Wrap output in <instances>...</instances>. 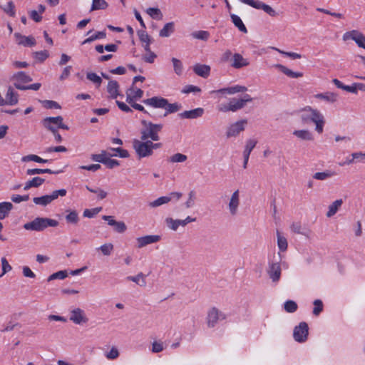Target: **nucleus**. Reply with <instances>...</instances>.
I'll return each mask as SVG.
<instances>
[{
	"mask_svg": "<svg viewBox=\"0 0 365 365\" xmlns=\"http://www.w3.org/2000/svg\"><path fill=\"white\" fill-rule=\"evenodd\" d=\"M301 119L304 123L312 122L315 124V130L322 133L324 130L325 119L322 113L317 109L307 106L302 110Z\"/></svg>",
	"mask_w": 365,
	"mask_h": 365,
	"instance_id": "f257e3e1",
	"label": "nucleus"
},
{
	"mask_svg": "<svg viewBox=\"0 0 365 365\" xmlns=\"http://www.w3.org/2000/svg\"><path fill=\"white\" fill-rule=\"evenodd\" d=\"M58 225V222L43 217H37L30 222L24 224V227L27 230L41 231L48 227H56Z\"/></svg>",
	"mask_w": 365,
	"mask_h": 365,
	"instance_id": "f03ea898",
	"label": "nucleus"
},
{
	"mask_svg": "<svg viewBox=\"0 0 365 365\" xmlns=\"http://www.w3.org/2000/svg\"><path fill=\"white\" fill-rule=\"evenodd\" d=\"M142 123L144 125L145 128L141 130V140H147L148 138H150L154 141L158 140V133L162 129V125L147 123L145 120H143Z\"/></svg>",
	"mask_w": 365,
	"mask_h": 365,
	"instance_id": "7ed1b4c3",
	"label": "nucleus"
},
{
	"mask_svg": "<svg viewBox=\"0 0 365 365\" xmlns=\"http://www.w3.org/2000/svg\"><path fill=\"white\" fill-rule=\"evenodd\" d=\"M226 319L227 314L225 313L216 307H212L207 312L205 322L208 328H214L220 321L225 320Z\"/></svg>",
	"mask_w": 365,
	"mask_h": 365,
	"instance_id": "20e7f679",
	"label": "nucleus"
},
{
	"mask_svg": "<svg viewBox=\"0 0 365 365\" xmlns=\"http://www.w3.org/2000/svg\"><path fill=\"white\" fill-rule=\"evenodd\" d=\"M196 221L195 217L187 216L183 220L173 219L172 217H166L165 223L167 227L172 231H177L180 227H185L187 224L195 222Z\"/></svg>",
	"mask_w": 365,
	"mask_h": 365,
	"instance_id": "39448f33",
	"label": "nucleus"
},
{
	"mask_svg": "<svg viewBox=\"0 0 365 365\" xmlns=\"http://www.w3.org/2000/svg\"><path fill=\"white\" fill-rule=\"evenodd\" d=\"M67 193L66 189H61L54 190L51 195H46L41 197H36L33 199L34 202L36 205H41L46 206L50 204L53 200L57 199L58 196L64 197Z\"/></svg>",
	"mask_w": 365,
	"mask_h": 365,
	"instance_id": "423d86ee",
	"label": "nucleus"
},
{
	"mask_svg": "<svg viewBox=\"0 0 365 365\" xmlns=\"http://www.w3.org/2000/svg\"><path fill=\"white\" fill-rule=\"evenodd\" d=\"M247 124V119H242L230 124L226 130V137L227 138L237 137L240 133L245 130Z\"/></svg>",
	"mask_w": 365,
	"mask_h": 365,
	"instance_id": "0eeeda50",
	"label": "nucleus"
},
{
	"mask_svg": "<svg viewBox=\"0 0 365 365\" xmlns=\"http://www.w3.org/2000/svg\"><path fill=\"white\" fill-rule=\"evenodd\" d=\"M133 148L140 158L148 157L153 154L150 146V140H135L133 141Z\"/></svg>",
	"mask_w": 365,
	"mask_h": 365,
	"instance_id": "6e6552de",
	"label": "nucleus"
},
{
	"mask_svg": "<svg viewBox=\"0 0 365 365\" xmlns=\"http://www.w3.org/2000/svg\"><path fill=\"white\" fill-rule=\"evenodd\" d=\"M241 2L246 4L255 9H262L265 13L269 14L272 17H275L278 16V13L270 6L264 4L260 1H254V0H240Z\"/></svg>",
	"mask_w": 365,
	"mask_h": 365,
	"instance_id": "1a4fd4ad",
	"label": "nucleus"
},
{
	"mask_svg": "<svg viewBox=\"0 0 365 365\" xmlns=\"http://www.w3.org/2000/svg\"><path fill=\"white\" fill-rule=\"evenodd\" d=\"M63 120L61 116L47 117L43 120L42 123L43 126L50 131L57 130L56 128H52V124L56 125L58 128L68 130V125L63 123Z\"/></svg>",
	"mask_w": 365,
	"mask_h": 365,
	"instance_id": "9d476101",
	"label": "nucleus"
},
{
	"mask_svg": "<svg viewBox=\"0 0 365 365\" xmlns=\"http://www.w3.org/2000/svg\"><path fill=\"white\" fill-rule=\"evenodd\" d=\"M240 205V190H235L228 200L227 210L231 216H235L238 213Z\"/></svg>",
	"mask_w": 365,
	"mask_h": 365,
	"instance_id": "9b49d317",
	"label": "nucleus"
},
{
	"mask_svg": "<svg viewBox=\"0 0 365 365\" xmlns=\"http://www.w3.org/2000/svg\"><path fill=\"white\" fill-rule=\"evenodd\" d=\"M11 79L14 81V86L17 89L22 91L27 90V86H25L24 84L32 81V78L23 71L14 74Z\"/></svg>",
	"mask_w": 365,
	"mask_h": 365,
	"instance_id": "f8f14e48",
	"label": "nucleus"
},
{
	"mask_svg": "<svg viewBox=\"0 0 365 365\" xmlns=\"http://www.w3.org/2000/svg\"><path fill=\"white\" fill-rule=\"evenodd\" d=\"M351 39L356 42L359 47L365 48V36L357 30H352L346 32L343 35V40L348 41Z\"/></svg>",
	"mask_w": 365,
	"mask_h": 365,
	"instance_id": "ddd939ff",
	"label": "nucleus"
},
{
	"mask_svg": "<svg viewBox=\"0 0 365 365\" xmlns=\"http://www.w3.org/2000/svg\"><path fill=\"white\" fill-rule=\"evenodd\" d=\"M69 319L78 325L85 324L88 321L85 312L80 308H75L70 312Z\"/></svg>",
	"mask_w": 365,
	"mask_h": 365,
	"instance_id": "4468645a",
	"label": "nucleus"
},
{
	"mask_svg": "<svg viewBox=\"0 0 365 365\" xmlns=\"http://www.w3.org/2000/svg\"><path fill=\"white\" fill-rule=\"evenodd\" d=\"M309 328L306 322H301L294 329L293 336L298 342L304 341L307 339Z\"/></svg>",
	"mask_w": 365,
	"mask_h": 365,
	"instance_id": "2eb2a0df",
	"label": "nucleus"
},
{
	"mask_svg": "<svg viewBox=\"0 0 365 365\" xmlns=\"http://www.w3.org/2000/svg\"><path fill=\"white\" fill-rule=\"evenodd\" d=\"M267 272L272 282H278L281 277L282 269L279 262H270Z\"/></svg>",
	"mask_w": 365,
	"mask_h": 365,
	"instance_id": "dca6fc26",
	"label": "nucleus"
},
{
	"mask_svg": "<svg viewBox=\"0 0 365 365\" xmlns=\"http://www.w3.org/2000/svg\"><path fill=\"white\" fill-rule=\"evenodd\" d=\"M112 155L106 151H102L100 154H93L91 155V159L93 161L102 163L108 168L114 167V160L112 159Z\"/></svg>",
	"mask_w": 365,
	"mask_h": 365,
	"instance_id": "f3484780",
	"label": "nucleus"
},
{
	"mask_svg": "<svg viewBox=\"0 0 365 365\" xmlns=\"http://www.w3.org/2000/svg\"><path fill=\"white\" fill-rule=\"evenodd\" d=\"M19 95L12 87H9L5 96V99L0 100V106H14L18 103Z\"/></svg>",
	"mask_w": 365,
	"mask_h": 365,
	"instance_id": "a211bd4d",
	"label": "nucleus"
},
{
	"mask_svg": "<svg viewBox=\"0 0 365 365\" xmlns=\"http://www.w3.org/2000/svg\"><path fill=\"white\" fill-rule=\"evenodd\" d=\"M160 237L156 235H145L136 239L137 247L143 248L148 245L154 244L159 242Z\"/></svg>",
	"mask_w": 365,
	"mask_h": 365,
	"instance_id": "6ab92c4d",
	"label": "nucleus"
},
{
	"mask_svg": "<svg viewBox=\"0 0 365 365\" xmlns=\"http://www.w3.org/2000/svg\"><path fill=\"white\" fill-rule=\"evenodd\" d=\"M145 105L151 106L155 108H163L167 105V99L160 97L154 96L143 101Z\"/></svg>",
	"mask_w": 365,
	"mask_h": 365,
	"instance_id": "aec40b11",
	"label": "nucleus"
},
{
	"mask_svg": "<svg viewBox=\"0 0 365 365\" xmlns=\"http://www.w3.org/2000/svg\"><path fill=\"white\" fill-rule=\"evenodd\" d=\"M250 64L249 61L245 58L240 53H235L232 55L231 66L239 69L247 66Z\"/></svg>",
	"mask_w": 365,
	"mask_h": 365,
	"instance_id": "412c9836",
	"label": "nucleus"
},
{
	"mask_svg": "<svg viewBox=\"0 0 365 365\" xmlns=\"http://www.w3.org/2000/svg\"><path fill=\"white\" fill-rule=\"evenodd\" d=\"M210 66L206 64L196 63L193 66L194 73L202 78H207L210 73Z\"/></svg>",
	"mask_w": 365,
	"mask_h": 365,
	"instance_id": "4be33fe9",
	"label": "nucleus"
},
{
	"mask_svg": "<svg viewBox=\"0 0 365 365\" xmlns=\"http://www.w3.org/2000/svg\"><path fill=\"white\" fill-rule=\"evenodd\" d=\"M143 95V91L140 88L132 86L127 91V102L132 103L135 100L141 98Z\"/></svg>",
	"mask_w": 365,
	"mask_h": 365,
	"instance_id": "5701e85b",
	"label": "nucleus"
},
{
	"mask_svg": "<svg viewBox=\"0 0 365 365\" xmlns=\"http://www.w3.org/2000/svg\"><path fill=\"white\" fill-rule=\"evenodd\" d=\"M17 43L24 46H33L36 44V40L33 36H24L19 33L14 34Z\"/></svg>",
	"mask_w": 365,
	"mask_h": 365,
	"instance_id": "b1692460",
	"label": "nucleus"
},
{
	"mask_svg": "<svg viewBox=\"0 0 365 365\" xmlns=\"http://www.w3.org/2000/svg\"><path fill=\"white\" fill-rule=\"evenodd\" d=\"M247 88L245 86H242L240 85H236L235 86L224 88L217 91H213L212 93H227L229 95H232L237 93L245 92Z\"/></svg>",
	"mask_w": 365,
	"mask_h": 365,
	"instance_id": "393cba45",
	"label": "nucleus"
},
{
	"mask_svg": "<svg viewBox=\"0 0 365 365\" xmlns=\"http://www.w3.org/2000/svg\"><path fill=\"white\" fill-rule=\"evenodd\" d=\"M204 113V110L202 108H197L190 110H186L180 113V116L182 118L194 119L201 117Z\"/></svg>",
	"mask_w": 365,
	"mask_h": 365,
	"instance_id": "a878e982",
	"label": "nucleus"
},
{
	"mask_svg": "<svg viewBox=\"0 0 365 365\" xmlns=\"http://www.w3.org/2000/svg\"><path fill=\"white\" fill-rule=\"evenodd\" d=\"M314 98L323 100L330 103H334L338 100V95L333 92H325L323 93H317L314 95Z\"/></svg>",
	"mask_w": 365,
	"mask_h": 365,
	"instance_id": "bb28decb",
	"label": "nucleus"
},
{
	"mask_svg": "<svg viewBox=\"0 0 365 365\" xmlns=\"http://www.w3.org/2000/svg\"><path fill=\"white\" fill-rule=\"evenodd\" d=\"M293 135L302 140L312 141L314 140V135L309 130H295Z\"/></svg>",
	"mask_w": 365,
	"mask_h": 365,
	"instance_id": "cd10ccee",
	"label": "nucleus"
},
{
	"mask_svg": "<svg viewBox=\"0 0 365 365\" xmlns=\"http://www.w3.org/2000/svg\"><path fill=\"white\" fill-rule=\"evenodd\" d=\"M275 68H278L281 72L284 73L286 76L292 78H297L303 76V73L301 72H294L292 71L291 69L287 68L286 66H283L282 64H275L274 66Z\"/></svg>",
	"mask_w": 365,
	"mask_h": 365,
	"instance_id": "c85d7f7f",
	"label": "nucleus"
},
{
	"mask_svg": "<svg viewBox=\"0 0 365 365\" xmlns=\"http://www.w3.org/2000/svg\"><path fill=\"white\" fill-rule=\"evenodd\" d=\"M343 200L341 199L336 200L331 203L328 207V211L326 213L327 217L334 216L342 205Z\"/></svg>",
	"mask_w": 365,
	"mask_h": 365,
	"instance_id": "c756f323",
	"label": "nucleus"
},
{
	"mask_svg": "<svg viewBox=\"0 0 365 365\" xmlns=\"http://www.w3.org/2000/svg\"><path fill=\"white\" fill-rule=\"evenodd\" d=\"M175 31L174 22L166 23L163 28L159 31V36L163 38L169 37Z\"/></svg>",
	"mask_w": 365,
	"mask_h": 365,
	"instance_id": "7c9ffc66",
	"label": "nucleus"
},
{
	"mask_svg": "<svg viewBox=\"0 0 365 365\" xmlns=\"http://www.w3.org/2000/svg\"><path fill=\"white\" fill-rule=\"evenodd\" d=\"M13 205L9 202L0 203V220L4 219L8 216L9 212L13 209Z\"/></svg>",
	"mask_w": 365,
	"mask_h": 365,
	"instance_id": "2f4dec72",
	"label": "nucleus"
},
{
	"mask_svg": "<svg viewBox=\"0 0 365 365\" xmlns=\"http://www.w3.org/2000/svg\"><path fill=\"white\" fill-rule=\"evenodd\" d=\"M334 175H336V173L334 171L327 170L323 172L315 173L313 175V178L318 180L323 181V180L330 178Z\"/></svg>",
	"mask_w": 365,
	"mask_h": 365,
	"instance_id": "473e14b6",
	"label": "nucleus"
},
{
	"mask_svg": "<svg viewBox=\"0 0 365 365\" xmlns=\"http://www.w3.org/2000/svg\"><path fill=\"white\" fill-rule=\"evenodd\" d=\"M146 275L143 274L142 272L138 273L135 276H130L128 277V279L135 282L140 287H145L146 286Z\"/></svg>",
	"mask_w": 365,
	"mask_h": 365,
	"instance_id": "72a5a7b5",
	"label": "nucleus"
},
{
	"mask_svg": "<svg viewBox=\"0 0 365 365\" xmlns=\"http://www.w3.org/2000/svg\"><path fill=\"white\" fill-rule=\"evenodd\" d=\"M146 14L149 15L152 19L155 20H162L163 15L161 10L158 8L149 7L145 11Z\"/></svg>",
	"mask_w": 365,
	"mask_h": 365,
	"instance_id": "f704fd0d",
	"label": "nucleus"
},
{
	"mask_svg": "<svg viewBox=\"0 0 365 365\" xmlns=\"http://www.w3.org/2000/svg\"><path fill=\"white\" fill-rule=\"evenodd\" d=\"M230 17L234 25L242 32L247 33V30L242 19L236 14H231Z\"/></svg>",
	"mask_w": 365,
	"mask_h": 365,
	"instance_id": "c9c22d12",
	"label": "nucleus"
},
{
	"mask_svg": "<svg viewBox=\"0 0 365 365\" xmlns=\"http://www.w3.org/2000/svg\"><path fill=\"white\" fill-rule=\"evenodd\" d=\"M44 182V179L39 178V177H35L32 180L26 182L25 184V186L24 189L25 190H27L30 189L31 187H38L40 185H41Z\"/></svg>",
	"mask_w": 365,
	"mask_h": 365,
	"instance_id": "e433bc0d",
	"label": "nucleus"
},
{
	"mask_svg": "<svg viewBox=\"0 0 365 365\" xmlns=\"http://www.w3.org/2000/svg\"><path fill=\"white\" fill-rule=\"evenodd\" d=\"M277 246L280 251L284 252L287 249V239L281 235V233L277 230Z\"/></svg>",
	"mask_w": 365,
	"mask_h": 365,
	"instance_id": "4c0bfd02",
	"label": "nucleus"
},
{
	"mask_svg": "<svg viewBox=\"0 0 365 365\" xmlns=\"http://www.w3.org/2000/svg\"><path fill=\"white\" fill-rule=\"evenodd\" d=\"M68 214L66 216V220L69 224L77 225L79 221L78 212L76 210H67Z\"/></svg>",
	"mask_w": 365,
	"mask_h": 365,
	"instance_id": "58836bf2",
	"label": "nucleus"
},
{
	"mask_svg": "<svg viewBox=\"0 0 365 365\" xmlns=\"http://www.w3.org/2000/svg\"><path fill=\"white\" fill-rule=\"evenodd\" d=\"M170 201H171V197L163 196V197H158V199H156L155 200H154L153 202H150L149 203V206L151 207H156L163 205L164 204H167Z\"/></svg>",
	"mask_w": 365,
	"mask_h": 365,
	"instance_id": "ea45409f",
	"label": "nucleus"
},
{
	"mask_svg": "<svg viewBox=\"0 0 365 365\" xmlns=\"http://www.w3.org/2000/svg\"><path fill=\"white\" fill-rule=\"evenodd\" d=\"M358 90L365 91V84L363 83H354L352 86H346L344 88V91L350 92L352 93H357Z\"/></svg>",
	"mask_w": 365,
	"mask_h": 365,
	"instance_id": "a19ab883",
	"label": "nucleus"
},
{
	"mask_svg": "<svg viewBox=\"0 0 365 365\" xmlns=\"http://www.w3.org/2000/svg\"><path fill=\"white\" fill-rule=\"evenodd\" d=\"M22 162H29V161H34L39 163H46L48 162V160L43 159L40 158L39 156L34 155V154H29L28 155H25L21 158Z\"/></svg>",
	"mask_w": 365,
	"mask_h": 365,
	"instance_id": "79ce46f5",
	"label": "nucleus"
},
{
	"mask_svg": "<svg viewBox=\"0 0 365 365\" xmlns=\"http://www.w3.org/2000/svg\"><path fill=\"white\" fill-rule=\"evenodd\" d=\"M229 104L230 106L231 112H235L238 110L242 109L244 108L242 105V101H240V99L237 98H231L229 101Z\"/></svg>",
	"mask_w": 365,
	"mask_h": 365,
	"instance_id": "37998d69",
	"label": "nucleus"
},
{
	"mask_svg": "<svg viewBox=\"0 0 365 365\" xmlns=\"http://www.w3.org/2000/svg\"><path fill=\"white\" fill-rule=\"evenodd\" d=\"M181 106L180 104L175 103H169L168 101L167 100V105L165 106L164 109L166 110V113H165V116L167 115L168 113H173L175 112L178 111L180 109Z\"/></svg>",
	"mask_w": 365,
	"mask_h": 365,
	"instance_id": "c03bdc74",
	"label": "nucleus"
},
{
	"mask_svg": "<svg viewBox=\"0 0 365 365\" xmlns=\"http://www.w3.org/2000/svg\"><path fill=\"white\" fill-rule=\"evenodd\" d=\"M257 143V141L255 139H249L246 142V145L245 147V150L243 151V154L246 155H250L252 150L254 149V148L256 146Z\"/></svg>",
	"mask_w": 365,
	"mask_h": 365,
	"instance_id": "a18cd8bd",
	"label": "nucleus"
},
{
	"mask_svg": "<svg viewBox=\"0 0 365 365\" xmlns=\"http://www.w3.org/2000/svg\"><path fill=\"white\" fill-rule=\"evenodd\" d=\"M98 250H100L104 256H108L113 250V245L112 243H106L101 245Z\"/></svg>",
	"mask_w": 365,
	"mask_h": 365,
	"instance_id": "49530a36",
	"label": "nucleus"
},
{
	"mask_svg": "<svg viewBox=\"0 0 365 365\" xmlns=\"http://www.w3.org/2000/svg\"><path fill=\"white\" fill-rule=\"evenodd\" d=\"M171 61L173 64V68H174L175 73L178 76H180L182 73V68H183L182 62L176 58H173Z\"/></svg>",
	"mask_w": 365,
	"mask_h": 365,
	"instance_id": "de8ad7c7",
	"label": "nucleus"
},
{
	"mask_svg": "<svg viewBox=\"0 0 365 365\" xmlns=\"http://www.w3.org/2000/svg\"><path fill=\"white\" fill-rule=\"evenodd\" d=\"M43 173H49L53 174L54 172L51 170V169H38V168H34V169H29L26 171V174L28 175H34L36 174H43Z\"/></svg>",
	"mask_w": 365,
	"mask_h": 365,
	"instance_id": "09e8293b",
	"label": "nucleus"
},
{
	"mask_svg": "<svg viewBox=\"0 0 365 365\" xmlns=\"http://www.w3.org/2000/svg\"><path fill=\"white\" fill-rule=\"evenodd\" d=\"M137 34L142 45L147 43H151L150 36L144 30H139Z\"/></svg>",
	"mask_w": 365,
	"mask_h": 365,
	"instance_id": "8fccbe9b",
	"label": "nucleus"
},
{
	"mask_svg": "<svg viewBox=\"0 0 365 365\" xmlns=\"http://www.w3.org/2000/svg\"><path fill=\"white\" fill-rule=\"evenodd\" d=\"M297 304L294 301L288 300L284 303V309L287 312L293 313L297 309Z\"/></svg>",
	"mask_w": 365,
	"mask_h": 365,
	"instance_id": "3c124183",
	"label": "nucleus"
},
{
	"mask_svg": "<svg viewBox=\"0 0 365 365\" xmlns=\"http://www.w3.org/2000/svg\"><path fill=\"white\" fill-rule=\"evenodd\" d=\"M187 155L182 153H175L170 156L169 161L171 163H183L187 160Z\"/></svg>",
	"mask_w": 365,
	"mask_h": 365,
	"instance_id": "603ef678",
	"label": "nucleus"
},
{
	"mask_svg": "<svg viewBox=\"0 0 365 365\" xmlns=\"http://www.w3.org/2000/svg\"><path fill=\"white\" fill-rule=\"evenodd\" d=\"M107 3L104 0H93L91 11L106 8Z\"/></svg>",
	"mask_w": 365,
	"mask_h": 365,
	"instance_id": "864d4df0",
	"label": "nucleus"
},
{
	"mask_svg": "<svg viewBox=\"0 0 365 365\" xmlns=\"http://www.w3.org/2000/svg\"><path fill=\"white\" fill-rule=\"evenodd\" d=\"M1 262L2 273L0 274V277L12 269L11 266L9 264V263L8 262L7 259L5 257L1 258Z\"/></svg>",
	"mask_w": 365,
	"mask_h": 365,
	"instance_id": "5fc2aeb1",
	"label": "nucleus"
},
{
	"mask_svg": "<svg viewBox=\"0 0 365 365\" xmlns=\"http://www.w3.org/2000/svg\"><path fill=\"white\" fill-rule=\"evenodd\" d=\"M14 4L12 1H9L2 9L9 16L14 17L15 16Z\"/></svg>",
	"mask_w": 365,
	"mask_h": 365,
	"instance_id": "6e6d98bb",
	"label": "nucleus"
},
{
	"mask_svg": "<svg viewBox=\"0 0 365 365\" xmlns=\"http://www.w3.org/2000/svg\"><path fill=\"white\" fill-rule=\"evenodd\" d=\"M106 37V33L104 31H98L96 34L91 36L89 38H86L83 42V44L91 42L96 39L98 38H103Z\"/></svg>",
	"mask_w": 365,
	"mask_h": 365,
	"instance_id": "4d7b16f0",
	"label": "nucleus"
},
{
	"mask_svg": "<svg viewBox=\"0 0 365 365\" xmlns=\"http://www.w3.org/2000/svg\"><path fill=\"white\" fill-rule=\"evenodd\" d=\"M209 33L206 31H196V32H194L192 34V36L195 38H197V39H201V40H207V38H209Z\"/></svg>",
	"mask_w": 365,
	"mask_h": 365,
	"instance_id": "13d9d810",
	"label": "nucleus"
},
{
	"mask_svg": "<svg viewBox=\"0 0 365 365\" xmlns=\"http://www.w3.org/2000/svg\"><path fill=\"white\" fill-rule=\"evenodd\" d=\"M314 308L313 309V314L318 316L323 309V304L320 299H316L314 302Z\"/></svg>",
	"mask_w": 365,
	"mask_h": 365,
	"instance_id": "bf43d9fd",
	"label": "nucleus"
},
{
	"mask_svg": "<svg viewBox=\"0 0 365 365\" xmlns=\"http://www.w3.org/2000/svg\"><path fill=\"white\" fill-rule=\"evenodd\" d=\"M101 210V207H96L93 209H86L83 211V216L86 217H93Z\"/></svg>",
	"mask_w": 365,
	"mask_h": 365,
	"instance_id": "052dcab7",
	"label": "nucleus"
},
{
	"mask_svg": "<svg viewBox=\"0 0 365 365\" xmlns=\"http://www.w3.org/2000/svg\"><path fill=\"white\" fill-rule=\"evenodd\" d=\"M34 56L36 60L43 61L48 58V53L47 51H37L34 53Z\"/></svg>",
	"mask_w": 365,
	"mask_h": 365,
	"instance_id": "680f3d73",
	"label": "nucleus"
},
{
	"mask_svg": "<svg viewBox=\"0 0 365 365\" xmlns=\"http://www.w3.org/2000/svg\"><path fill=\"white\" fill-rule=\"evenodd\" d=\"M195 193L194 191H190L189 193H188V199L185 202V205L187 208H190L194 206V201H195Z\"/></svg>",
	"mask_w": 365,
	"mask_h": 365,
	"instance_id": "e2e57ef3",
	"label": "nucleus"
},
{
	"mask_svg": "<svg viewBox=\"0 0 365 365\" xmlns=\"http://www.w3.org/2000/svg\"><path fill=\"white\" fill-rule=\"evenodd\" d=\"M44 107L48 109L56 108V109H60L61 106L60 105L53 101H49L46 100L42 102Z\"/></svg>",
	"mask_w": 365,
	"mask_h": 365,
	"instance_id": "0e129e2a",
	"label": "nucleus"
},
{
	"mask_svg": "<svg viewBox=\"0 0 365 365\" xmlns=\"http://www.w3.org/2000/svg\"><path fill=\"white\" fill-rule=\"evenodd\" d=\"M273 49L277 51L278 52H279L280 53L283 54V55H285L287 56H289L293 59H300L302 58V55L299 54V53H294V52H286V51H281L277 48H272Z\"/></svg>",
	"mask_w": 365,
	"mask_h": 365,
	"instance_id": "69168bd1",
	"label": "nucleus"
},
{
	"mask_svg": "<svg viewBox=\"0 0 365 365\" xmlns=\"http://www.w3.org/2000/svg\"><path fill=\"white\" fill-rule=\"evenodd\" d=\"M67 277L66 271H58L56 273H53L48 277V281L55 279H63Z\"/></svg>",
	"mask_w": 365,
	"mask_h": 365,
	"instance_id": "338daca9",
	"label": "nucleus"
},
{
	"mask_svg": "<svg viewBox=\"0 0 365 365\" xmlns=\"http://www.w3.org/2000/svg\"><path fill=\"white\" fill-rule=\"evenodd\" d=\"M352 158L347 160V164H351L354 163V160H364L365 159V153H354L351 154Z\"/></svg>",
	"mask_w": 365,
	"mask_h": 365,
	"instance_id": "774afa93",
	"label": "nucleus"
}]
</instances>
